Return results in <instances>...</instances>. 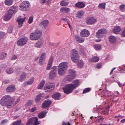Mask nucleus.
<instances>
[{"label":"nucleus","instance_id":"obj_57","mask_svg":"<svg viewBox=\"0 0 125 125\" xmlns=\"http://www.w3.org/2000/svg\"><path fill=\"white\" fill-rule=\"evenodd\" d=\"M118 85L120 87H122V86H124L125 85V84H124L123 85H122V83H121L120 82H118L117 83Z\"/></svg>","mask_w":125,"mask_h":125},{"label":"nucleus","instance_id":"obj_11","mask_svg":"<svg viewBox=\"0 0 125 125\" xmlns=\"http://www.w3.org/2000/svg\"><path fill=\"white\" fill-rule=\"evenodd\" d=\"M49 23L48 20H44L41 22L39 24V26L42 28H46Z\"/></svg>","mask_w":125,"mask_h":125},{"label":"nucleus","instance_id":"obj_42","mask_svg":"<svg viewBox=\"0 0 125 125\" xmlns=\"http://www.w3.org/2000/svg\"><path fill=\"white\" fill-rule=\"evenodd\" d=\"M7 53L4 52H2L0 55V59H3L6 57Z\"/></svg>","mask_w":125,"mask_h":125},{"label":"nucleus","instance_id":"obj_46","mask_svg":"<svg viewBox=\"0 0 125 125\" xmlns=\"http://www.w3.org/2000/svg\"><path fill=\"white\" fill-rule=\"evenodd\" d=\"M33 16H31L29 18L28 21V23H29L31 24L32 22L33 21Z\"/></svg>","mask_w":125,"mask_h":125},{"label":"nucleus","instance_id":"obj_27","mask_svg":"<svg viewBox=\"0 0 125 125\" xmlns=\"http://www.w3.org/2000/svg\"><path fill=\"white\" fill-rule=\"evenodd\" d=\"M32 122H34V124L33 125H37L39 124L38 121V119L37 117H31Z\"/></svg>","mask_w":125,"mask_h":125},{"label":"nucleus","instance_id":"obj_5","mask_svg":"<svg viewBox=\"0 0 125 125\" xmlns=\"http://www.w3.org/2000/svg\"><path fill=\"white\" fill-rule=\"evenodd\" d=\"M30 7L29 2L28 1H24L20 4L19 8L21 10L26 11L29 10Z\"/></svg>","mask_w":125,"mask_h":125},{"label":"nucleus","instance_id":"obj_59","mask_svg":"<svg viewBox=\"0 0 125 125\" xmlns=\"http://www.w3.org/2000/svg\"><path fill=\"white\" fill-rule=\"evenodd\" d=\"M9 80H4L3 83L5 84H7L9 82Z\"/></svg>","mask_w":125,"mask_h":125},{"label":"nucleus","instance_id":"obj_3","mask_svg":"<svg viewBox=\"0 0 125 125\" xmlns=\"http://www.w3.org/2000/svg\"><path fill=\"white\" fill-rule=\"evenodd\" d=\"M42 31L37 29L35 31L31 33L30 35V39L32 40H36L39 39L42 34Z\"/></svg>","mask_w":125,"mask_h":125},{"label":"nucleus","instance_id":"obj_21","mask_svg":"<svg viewBox=\"0 0 125 125\" xmlns=\"http://www.w3.org/2000/svg\"><path fill=\"white\" fill-rule=\"evenodd\" d=\"M75 37L77 41L79 43L83 42L84 41V38L81 37L77 35H75Z\"/></svg>","mask_w":125,"mask_h":125},{"label":"nucleus","instance_id":"obj_62","mask_svg":"<svg viewBox=\"0 0 125 125\" xmlns=\"http://www.w3.org/2000/svg\"><path fill=\"white\" fill-rule=\"evenodd\" d=\"M80 50L82 53H84V52L83 49V48H81L80 49Z\"/></svg>","mask_w":125,"mask_h":125},{"label":"nucleus","instance_id":"obj_43","mask_svg":"<svg viewBox=\"0 0 125 125\" xmlns=\"http://www.w3.org/2000/svg\"><path fill=\"white\" fill-rule=\"evenodd\" d=\"M91 90V89L90 88H85L83 92V94H85L86 93L88 92Z\"/></svg>","mask_w":125,"mask_h":125},{"label":"nucleus","instance_id":"obj_48","mask_svg":"<svg viewBox=\"0 0 125 125\" xmlns=\"http://www.w3.org/2000/svg\"><path fill=\"white\" fill-rule=\"evenodd\" d=\"M53 60V57L52 56L51 57L49 60L48 63L49 64H52V62Z\"/></svg>","mask_w":125,"mask_h":125},{"label":"nucleus","instance_id":"obj_14","mask_svg":"<svg viewBox=\"0 0 125 125\" xmlns=\"http://www.w3.org/2000/svg\"><path fill=\"white\" fill-rule=\"evenodd\" d=\"M52 102L51 100L49 99L45 100L42 104V107L44 108L49 106L51 104Z\"/></svg>","mask_w":125,"mask_h":125},{"label":"nucleus","instance_id":"obj_30","mask_svg":"<svg viewBox=\"0 0 125 125\" xmlns=\"http://www.w3.org/2000/svg\"><path fill=\"white\" fill-rule=\"evenodd\" d=\"M109 40L111 43H114L115 42L116 38L113 36H111L109 37Z\"/></svg>","mask_w":125,"mask_h":125},{"label":"nucleus","instance_id":"obj_4","mask_svg":"<svg viewBox=\"0 0 125 125\" xmlns=\"http://www.w3.org/2000/svg\"><path fill=\"white\" fill-rule=\"evenodd\" d=\"M68 63L67 62H62L60 63L58 66V73L60 75H62L65 73V71L67 69Z\"/></svg>","mask_w":125,"mask_h":125},{"label":"nucleus","instance_id":"obj_10","mask_svg":"<svg viewBox=\"0 0 125 125\" xmlns=\"http://www.w3.org/2000/svg\"><path fill=\"white\" fill-rule=\"evenodd\" d=\"M86 22L88 24L92 25L96 22V19L92 17H88L86 19Z\"/></svg>","mask_w":125,"mask_h":125},{"label":"nucleus","instance_id":"obj_22","mask_svg":"<svg viewBox=\"0 0 125 125\" xmlns=\"http://www.w3.org/2000/svg\"><path fill=\"white\" fill-rule=\"evenodd\" d=\"M43 44V42L42 41L39 40L35 44L34 46L36 47L40 48L42 46Z\"/></svg>","mask_w":125,"mask_h":125},{"label":"nucleus","instance_id":"obj_26","mask_svg":"<svg viewBox=\"0 0 125 125\" xmlns=\"http://www.w3.org/2000/svg\"><path fill=\"white\" fill-rule=\"evenodd\" d=\"M15 89V87L14 85L10 86L8 87L6 89L8 92H11L14 91Z\"/></svg>","mask_w":125,"mask_h":125},{"label":"nucleus","instance_id":"obj_51","mask_svg":"<svg viewBox=\"0 0 125 125\" xmlns=\"http://www.w3.org/2000/svg\"><path fill=\"white\" fill-rule=\"evenodd\" d=\"M13 28L11 27H9L8 30V32L9 33H12L13 31Z\"/></svg>","mask_w":125,"mask_h":125},{"label":"nucleus","instance_id":"obj_44","mask_svg":"<svg viewBox=\"0 0 125 125\" xmlns=\"http://www.w3.org/2000/svg\"><path fill=\"white\" fill-rule=\"evenodd\" d=\"M18 55H17L13 54L11 57L10 59L12 60H15L17 59Z\"/></svg>","mask_w":125,"mask_h":125},{"label":"nucleus","instance_id":"obj_37","mask_svg":"<svg viewBox=\"0 0 125 125\" xmlns=\"http://www.w3.org/2000/svg\"><path fill=\"white\" fill-rule=\"evenodd\" d=\"M99 58L97 56H94L90 59V61L94 62H96L98 61L99 60Z\"/></svg>","mask_w":125,"mask_h":125},{"label":"nucleus","instance_id":"obj_24","mask_svg":"<svg viewBox=\"0 0 125 125\" xmlns=\"http://www.w3.org/2000/svg\"><path fill=\"white\" fill-rule=\"evenodd\" d=\"M122 30L121 28L120 27H116L114 28L113 30V32L117 34H119Z\"/></svg>","mask_w":125,"mask_h":125},{"label":"nucleus","instance_id":"obj_47","mask_svg":"<svg viewBox=\"0 0 125 125\" xmlns=\"http://www.w3.org/2000/svg\"><path fill=\"white\" fill-rule=\"evenodd\" d=\"M32 121V120L31 118H30L29 120L28 121L26 124V125H31Z\"/></svg>","mask_w":125,"mask_h":125},{"label":"nucleus","instance_id":"obj_28","mask_svg":"<svg viewBox=\"0 0 125 125\" xmlns=\"http://www.w3.org/2000/svg\"><path fill=\"white\" fill-rule=\"evenodd\" d=\"M46 114V111L42 112L38 114V117L39 118H43L45 116Z\"/></svg>","mask_w":125,"mask_h":125},{"label":"nucleus","instance_id":"obj_18","mask_svg":"<svg viewBox=\"0 0 125 125\" xmlns=\"http://www.w3.org/2000/svg\"><path fill=\"white\" fill-rule=\"evenodd\" d=\"M12 15L9 12L6 14L3 17V20L5 21H8L10 20L11 18Z\"/></svg>","mask_w":125,"mask_h":125},{"label":"nucleus","instance_id":"obj_20","mask_svg":"<svg viewBox=\"0 0 125 125\" xmlns=\"http://www.w3.org/2000/svg\"><path fill=\"white\" fill-rule=\"evenodd\" d=\"M85 6V5L83 2H79L76 3L75 5V7L80 8H84Z\"/></svg>","mask_w":125,"mask_h":125},{"label":"nucleus","instance_id":"obj_33","mask_svg":"<svg viewBox=\"0 0 125 125\" xmlns=\"http://www.w3.org/2000/svg\"><path fill=\"white\" fill-rule=\"evenodd\" d=\"M83 14L84 12L83 11H78L77 13V16L79 18H81L83 15Z\"/></svg>","mask_w":125,"mask_h":125},{"label":"nucleus","instance_id":"obj_39","mask_svg":"<svg viewBox=\"0 0 125 125\" xmlns=\"http://www.w3.org/2000/svg\"><path fill=\"white\" fill-rule=\"evenodd\" d=\"M34 80V79L32 78L31 79L29 80L26 82V83L27 84L29 85L32 84L33 83Z\"/></svg>","mask_w":125,"mask_h":125},{"label":"nucleus","instance_id":"obj_2","mask_svg":"<svg viewBox=\"0 0 125 125\" xmlns=\"http://www.w3.org/2000/svg\"><path fill=\"white\" fill-rule=\"evenodd\" d=\"M14 101V99H12L10 96L6 95L2 97L0 100V104L2 106L5 105L9 108Z\"/></svg>","mask_w":125,"mask_h":125},{"label":"nucleus","instance_id":"obj_9","mask_svg":"<svg viewBox=\"0 0 125 125\" xmlns=\"http://www.w3.org/2000/svg\"><path fill=\"white\" fill-rule=\"evenodd\" d=\"M106 30L104 29H103L99 30L96 33V37L98 38H101L104 36V34L106 33Z\"/></svg>","mask_w":125,"mask_h":125},{"label":"nucleus","instance_id":"obj_7","mask_svg":"<svg viewBox=\"0 0 125 125\" xmlns=\"http://www.w3.org/2000/svg\"><path fill=\"white\" fill-rule=\"evenodd\" d=\"M28 40V38L26 37L21 38L18 40L17 44L19 46H22L26 44Z\"/></svg>","mask_w":125,"mask_h":125},{"label":"nucleus","instance_id":"obj_40","mask_svg":"<svg viewBox=\"0 0 125 125\" xmlns=\"http://www.w3.org/2000/svg\"><path fill=\"white\" fill-rule=\"evenodd\" d=\"M105 5L106 4L105 3H101L99 4L98 7L102 9H105Z\"/></svg>","mask_w":125,"mask_h":125},{"label":"nucleus","instance_id":"obj_19","mask_svg":"<svg viewBox=\"0 0 125 125\" xmlns=\"http://www.w3.org/2000/svg\"><path fill=\"white\" fill-rule=\"evenodd\" d=\"M71 59L73 62H76V60L79 59V55L78 54L75 55H71Z\"/></svg>","mask_w":125,"mask_h":125},{"label":"nucleus","instance_id":"obj_49","mask_svg":"<svg viewBox=\"0 0 125 125\" xmlns=\"http://www.w3.org/2000/svg\"><path fill=\"white\" fill-rule=\"evenodd\" d=\"M6 34L5 32H0V39L2 38Z\"/></svg>","mask_w":125,"mask_h":125},{"label":"nucleus","instance_id":"obj_61","mask_svg":"<svg viewBox=\"0 0 125 125\" xmlns=\"http://www.w3.org/2000/svg\"><path fill=\"white\" fill-rule=\"evenodd\" d=\"M7 65L6 64H4L2 65V67L3 68H5L6 67H7Z\"/></svg>","mask_w":125,"mask_h":125},{"label":"nucleus","instance_id":"obj_34","mask_svg":"<svg viewBox=\"0 0 125 125\" xmlns=\"http://www.w3.org/2000/svg\"><path fill=\"white\" fill-rule=\"evenodd\" d=\"M42 94H40L38 95L36 97L35 101L36 102H37L40 101L42 97Z\"/></svg>","mask_w":125,"mask_h":125},{"label":"nucleus","instance_id":"obj_64","mask_svg":"<svg viewBox=\"0 0 125 125\" xmlns=\"http://www.w3.org/2000/svg\"><path fill=\"white\" fill-rule=\"evenodd\" d=\"M116 68H115L114 67V68H113L111 70L110 73V74H112V73H113L114 70Z\"/></svg>","mask_w":125,"mask_h":125},{"label":"nucleus","instance_id":"obj_53","mask_svg":"<svg viewBox=\"0 0 125 125\" xmlns=\"http://www.w3.org/2000/svg\"><path fill=\"white\" fill-rule=\"evenodd\" d=\"M37 108L36 107L34 106L31 109V111L32 112H33L37 110Z\"/></svg>","mask_w":125,"mask_h":125},{"label":"nucleus","instance_id":"obj_16","mask_svg":"<svg viewBox=\"0 0 125 125\" xmlns=\"http://www.w3.org/2000/svg\"><path fill=\"white\" fill-rule=\"evenodd\" d=\"M27 76V74L26 73L23 72L20 75L19 77L18 78V81L20 82H22L24 81Z\"/></svg>","mask_w":125,"mask_h":125},{"label":"nucleus","instance_id":"obj_63","mask_svg":"<svg viewBox=\"0 0 125 125\" xmlns=\"http://www.w3.org/2000/svg\"><path fill=\"white\" fill-rule=\"evenodd\" d=\"M20 100V99L18 98L17 100L15 102V104H17L19 101Z\"/></svg>","mask_w":125,"mask_h":125},{"label":"nucleus","instance_id":"obj_55","mask_svg":"<svg viewBox=\"0 0 125 125\" xmlns=\"http://www.w3.org/2000/svg\"><path fill=\"white\" fill-rule=\"evenodd\" d=\"M52 66V64H49L48 63L47 65V67L46 69L47 70H49Z\"/></svg>","mask_w":125,"mask_h":125},{"label":"nucleus","instance_id":"obj_8","mask_svg":"<svg viewBox=\"0 0 125 125\" xmlns=\"http://www.w3.org/2000/svg\"><path fill=\"white\" fill-rule=\"evenodd\" d=\"M57 67L56 66H54L52 68V70L49 76V78L50 79H53L54 77L56 76L57 73Z\"/></svg>","mask_w":125,"mask_h":125},{"label":"nucleus","instance_id":"obj_13","mask_svg":"<svg viewBox=\"0 0 125 125\" xmlns=\"http://www.w3.org/2000/svg\"><path fill=\"white\" fill-rule=\"evenodd\" d=\"M80 35L82 37H86L89 36L90 33L88 30L83 29L80 32Z\"/></svg>","mask_w":125,"mask_h":125},{"label":"nucleus","instance_id":"obj_31","mask_svg":"<svg viewBox=\"0 0 125 125\" xmlns=\"http://www.w3.org/2000/svg\"><path fill=\"white\" fill-rule=\"evenodd\" d=\"M84 63L83 61L80 60L78 61L77 65L78 68H82L83 65Z\"/></svg>","mask_w":125,"mask_h":125},{"label":"nucleus","instance_id":"obj_56","mask_svg":"<svg viewBox=\"0 0 125 125\" xmlns=\"http://www.w3.org/2000/svg\"><path fill=\"white\" fill-rule=\"evenodd\" d=\"M120 8L122 10L125 9V5H122L120 6Z\"/></svg>","mask_w":125,"mask_h":125},{"label":"nucleus","instance_id":"obj_29","mask_svg":"<svg viewBox=\"0 0 125 125\" xmlns=\"http://www.w3.org/2000/svg\"><path fill=\"white\" fill-rule=\"evenodd\" d=\"M45 82V81L43 80L40 82L39 85H38V89H41L43 86Z\"/></svg>","mask_w":125,"mask_h":125},{"label":"nucleus","instance_id":"obj_60","mask_svg":"<svg viewBox=\"0 0 125 125\" xmlns=\"http://www.w3.org/2000/svg\"><path fill=\"white\" fill-rule=\"evenodd\" d=\"M46 0H40L39 2L41 3H45Z\"/></svg>","mask_w":125,"mask_h":125},{"label":"nucleus","instance_id":"obj_15","mask_svg":"<svg viewBox=\"0 0 125 125\" xmlns=\"http://www.w3.org/2000/svg\"><path fill=\"white\" fill-rule=\"evenodd\" d=\"M17 7L16 6H12L10 8L8 12L12 15L17 11Z\"/></svg>","mask_w":125,"mask_h":125},{"label":"nucleus","instance_id":"obj_41","mask_svg":"<svg viewBox=\"0 0 125 125\" xmlns=\"http://www.w3.org/2000/svg\"><path fill=\"white\" fill-rule=\"evenodd\" d=\"M78 54V52L76 50L73 49L71 51V55Z\"/></svg>","mask_w":125,"mask_h":125},{"label":"nucleus","instance_id":"obj_25","mask_svg":"<svg viewBox=\"0 0 125 125\" xmlns=\"http://www.w3.org/2000/svg\"><path fill=\"white\" fill-rule=\"evenodd\" d=\"M61 94L60 93H56L52 95V97L55 100H58L60 99Z\"/></svg>","mask_w":125,"mask_h":125},{"label":"nucleus","instance_id":"obj_38","mask_svg":"<svg viewBox=\"0 0 125 125\" xmlns=\"http://www.w3.org/2000/svg\"><path fill=\"white\" fill-rule=\"evenodd\" d=\"M69 2L65 1H61L60 5L62 6H66L68 5Z\"/></svg>","mask_w":125,"mask_h":125},{"label":"nucleus","instance_id":"obj_23","mask_svg":"<svg viewBox=\"0 0 125 125\" xmlns=\"http://www.w3.org/2000/svg\"><path fill=\"white\" fill-rule=\"evenodd\" d=\"M60 11L61 12L64 13H68L70 11V9L67 7H62L60 9Z\"/></svg>","mask_w":125,"mask_h":125},{"label":"nucleus","instance_id":"obj_36","mask_svg":"<svg viewBox=\"0 0 125 125\" xmlns=\"http://www.w3.org/2000/svg\"><path fill=\"white\" fill-rule=\"evenodd\" d=\"M6 72L7 74H10L13 73L14 70L12 68H9L7 69Z\"/></svg>","mask_w":125,"mask_h":125},{"label":"nucleus","instance_id":"obj_54","mask_svg":"<svg viewBox=\"0 0 125 125\" xmlns=\"http://www.w3.org/2000/svg\"><path fill=\"white\" fill-rule=\"evenodd\" d=\"M102 65V63H98L96 65L95 67L98 69H99L101 67Z\"/></svg>","mask_w":125,"mask_h":125},{"label":"nucleus","instance_id":"obj_12","mask_svg":"<svg viewBox=\"0 0 125 125\" xmlns=\"http://www.w3.org/2000/svg\"><path fill=\"white\" fill-rule=\"evenodd\" d=\"M54 88V86L52 85L48 84L46 85L44 87V89L45 92H50Z\"/></svg>","mask_w":125,"mask_h":125},{"label":"nucleus","instance_id":"obj_45","mask_svg":"<svg viewBox=\"0 0 125 125\" xmlns=\"http://www.w3.org/2000/svg\"><path fill=\"white\" fill-rule=\"evenodd\" d=\"M21 120H20L14 122L13 125H20L21 122Z\"/></svg>","mask_w":125,"mask_h":125},{"label":"nucleus","instance_id":"obj_52","mask_svg":"<svg viewBox=\"0 0 125 125\" xmlns=\"http://www.w3.org/2000/svg\"><path fill=\"white\" fill-rule=\"evenodd\" d=\"M43 60L40 58L39 61V64L40 65H42L43 64Z\"/></svg>","mask_w":125,"mask_h":125},{"label":"nucleus","instance_id":"obj_1","mask_svg":"<svg viewBox=\"0 0 125 125\" xmlns=\"http://www.w3.org/2000/svg\"><path fill=\"white\" fill-rule=\"evenodd\" d=\"M79 83L78 80H75L73 82V84H66L62 88L64 92L67 94L72 93L75 88L78 86Z\"/></svg>","mask_w":125,"mask_h":125},{"label":"nucleus","instance_id":"obj_35","mask_svg":"<svg viewBox=\"0 0 125 125\" xmlns=\"http://www.w3.org/2000/svg\"><path fill=\"white\" fill-rule=\"evenodd\" d=\"M13 2V0H6L5 2V4L7 5H10L12 4Z\"/></svg>","mask_w":125,"mask_h":125},{"label":"nucleus","instance_id":"obj_58","mask_svg":"<svg viewBox=\"0 0 125 125\" xmlns=\"http://www.w3.org/2000/svg\"><path fill=\"white\" fill-rule=\"evenodd\" d=\"M7 121L6 120H4L2 121L1 123V125H3V124L5 123Z\"/></svg>","mask_w":125,"mask_h":125},{"label":"nucleus","instance_id":"obj_6","mask_svg":"<svg viewBox=\"0 0 125 125\" xmlns=\"http://www.w3.org/2000/svg\"><path fill=\"white\" fill-rule=\"evenodd\" d=\"M69 73L70 75L66 77V78L68 81H71L76 77V72L74 70L70 69L69 70Z\"/></svg>","mask_w":125,"mask_h":125},{"label":"nucleus","instance_id":"obj_50","mask_svg":"<svg viewBox=\"0 0 125 125\" xmlns=\"http://www.w3.org/2000/svg\"><path fill=\"white\" fill-rule=\"evenodd\" d=\"M46 55V53H43L42 54L41 56L40 57V58L43 60L45 58Z\"/></svg>","mask_w":125,"mask_h":125},{"label":"nucleus","instance_id":"obj_32","mask_svg":"<svg viewBox=\"0 0 125 125\" xmlns=\"http://www.w3.org/2000/svg\"><path fill=\"white\" fill-rule=\"evenodd\" d=\"M94 47L96 50L98 51L101 49V46L100 44H97L94 45Z\"/></svg>","mask_w":125,"mask_h":125},{"label":"nucleus","instance_id":"obj_17","mask_svg":"<svg viewBox=\"0 0 125 125\" xmlns=\"http://www.w3.org/2000/svg\"><path fill=\"white\" fill-rule=\"evenodd\" d=\"M21 16L19 17L17 19V21L18 22V24L19 26V27H20L22 26V24H23V22L26 19V17L23 18H21Z\"/></svg>","mask_w":125,"mask_h":125}]
</instances>
